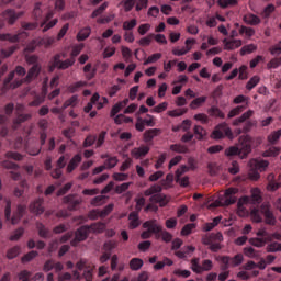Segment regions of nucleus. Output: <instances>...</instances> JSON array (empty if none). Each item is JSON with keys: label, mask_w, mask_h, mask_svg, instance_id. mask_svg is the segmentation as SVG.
<instances>
[{"label": "nucleus", "mask_w": 281, "mask_h": 281, "mask_svg": "<svg viewBox=\"0 0 281 281\" xmlns=\"http://www.w3.org/2000/svg\"><path fill=\"white\" fill-rule=\"evenodd\" d=\"M251 142V136L249 135H243L239 137V144L241 148L239 149L236 146H231L225 150L226 157H234V155H238L240 159H245L249 153H251V145L249 143Z\"/></svg>", "instance_id": "1"}, {"label": "nucleus", "mask_w": 281, "mask_h": 281, "mask_svg": "<svg viewBox=\"0 0 281 281\" xmlns=\"http://www.w3.org/2000/svg\"><path fill=\"white\" fill-rule=\"evenodd\" d=\"M262 216H265V222L267 225H276V216H273V213L269 209V204H263L261 210L254 209L250 212V218L254 221V223H261Z\"/></svg>", "instance_id": "2"}, {"label": "nucleus", "mask_w": 281, "mask_h": 281, "mask_svg": "<svg viewBox=\"0 0 281 281\" xmlns=\"http://www.w3.org/2000/svg\"><path fill=\"white\" fill-rule=\"evenodd\" d=\"M106 229V225L102 223L92 224L91 226H82L76 232L75 240L72 241V245H76L77 243H80L82 240L87 239V236L91 234H100Z\"/></svg>", "instance_id": "3"}, {"label": "nucleus", "mask_w": 281, "mask_h": 281, "mask_svg": "<svg viewBox=\"0 0 281 281\" xmlns=\"http://www.w3.org/2000/svg\"><path fill=\"white\" fill-rule=\"evenodd\" d=\"M212 139H223V137H228V139H234V133L227 124L223 123L215 127L211 134Z\"/></svg>", "instance_id": "4"}, {"label": "nucleus", "mask_w": 281, "mask_h": 281, "mask_svg": "<svg viewBox=\"0 0 281 281\" xmlns=\"http://www.w3.org/2000/svg\"><path fill=\"white\" fill-rule=\"evenodd\" d=\"M236 194H238L237 188L227 189L225 193L222 196H220L224 206L234 205V203H236Z\"/></svg>", "instance_id": "5"}, {"label": "nucleus", "mask_w": 281, "mask_h": 281, "mask_svg": "<svg viewBox=\"0 0 281 281\" xmlns=\"http://www.w3.org/2000/svg\"><path fill=\"white\" fill-rule=\"evenodd\" d=\"M74 63H76L75 58H69L65 61H60V55H56L53 59V65L49 66V71H54L55 67H58V69H69V67H71Z\"/></svg>", "instance_id": "6"}, {"label": "nucleus", "mask_w": 281, "mask_h": 281, "mask_svg": "<svg viewBox=\"0 0 281 281\" xmlns=\"http://www.w3.org/2000/svg\"><path fill=\"white\" fill-rule=\"evenodd\" d=\"M159 192H161V186L153 184L149 189L145 190L144 195L151 196L150 201L153 203H159L161 199V195H159Z\"/></svg>", "instance_id": "7"}, {"label": "nucleus", "mask_w": 281, "mask_h": 281, "mask_svg": "<svg viewBox=\"0 0 281 281\" xmlns=\"http://www.w3.org/2000/svg\"><path fill=\"white\" fill-rule=\"evenodd\" d=\"M52 16H54V13L47 12L44 21H42L40 23V27H42V32H47L48 30H52V27H54L56 25V23H58L57 19L49 21V19H52Z\"/></svg>", "instance_id": "8"}, {"label": "nucleus", "mask_w": 281, "mask_h": 281, "mask_svg": "<svg viewBox=\"0 0 281 281\" xmlns=\"http://www.w3.org/2000/svg\"><path fill=\"white\" fill-rule=\"evenodd\" d=\"M224 49L226 52H234V49H238L239 47H243V40H236V38H225L223 41Z\"/></svg>", "instance_id": "9"}, {"label": "nucleus", "mask_w": 281, "mask_h": 281, "mask_svg": "<svg viewBox=\"0 0 281 281\" xmlns=\"http://www.w3.org/2000/svg\"><path fill=\"white\" fill-rule=\"evenodd\" d=\"M144 229H149L151 234H160V232L164 229V226L161 224H157V220L147 221L143 224Z\"/></svg>", "instance_id": "10"}, {"label": "nucleus", "mask_w": 281, "mask_h": 281, "mask_svg": "<svg viewBox=\"0 0 281 281\" xmlns=\"http://www.w3.org/2000/svg\"><path fill=\"white\" fill-rule=\"evenodd\" d=\"M245 205H249V196L240 198L238 201L237 214L241 217L249 216V211L245 209Z\"/></svg>", "instance_id": "11"}, {"label": "nucleus", "mask_w": 281, "mask_h": 281, "mask_svg": "<svg viewBox=\"0 0 281 281\" xmlns=\"http://www.w3.org/2000/svg\"><path fill=\"white\" fill-rule=\"evenodd\" d=\"M147 153H150V148L148 146H140V147H135L134 149H132L131 156L134 159H142V157H146Z\"/></svg>", "instance_id": "12"}, {"label": "nucleus", "mask_w": 281, "mask_h": 281, "mask_svg": "<svg viewBox=\"0 0 281 281\" xmlns=\"http://www.w3.org/2000/svg\"><path fill=\"white\" fill-rule=\"evenodd\" d=\"M196 168V165H194V160H189V167L188 166H181L176 171V179L181 178V176L186 175V172H190V170H194Z\"/></svg>", "instance_id": "13"}, {"label": "nucleus", "mask_w": 281, "mask_h": 281, "mask_svg": "<svg viewBox=\"0 0 281 281\" xmlns=\"http://www.w3.org/2000/svg\"><path fill=\"white\" fill-rule=\"evenodd\" d=\"M111 212H113V205L112 204L108 205L101 212L100 211H92V212H90L89 216H90V218L95 221V218H100V216H106V215L111 214Z\"/></svg>", "instance_id": "14"}, {"label": "nucleus", "mask_w": 281, "mask_h": 281, "mask_svg": "<svg viewBox=\"0 0 281 281\" xmlns=\"http://www.w3.org/2000/svg\"><path fill=\"white\" fill-rule=\"evenodd\" d=\"M91 102H92V104H94L97 106L98 110L104 109V104H109V100L105 97H102L100 99V94L99 93H94L92 95Z\"/></svg>", "instance_id": "15"}, {"label": "nucleus", "mask_w": 281, "mask_h": 281, "mask_svg": "<svg viewBox=\"0 0 281 281\" xmlns=\"http://www.w3.org/2000/svg\"><path fill=\"white\" fill-rule=\"evenodd\" d=\"M250 166L251 168H255V170H267V168L269 167V161L267 160H256V159H252L250 160Z\"/></svg>", "instance_id": "16"}, {"label": "nucleus", "mask_w": 281, "mask_h": 281, "mask_svg": "<svg viewBox=\"0 0 281 281\" xmlns=\"http://www.w3.org/2000/svg\"><path fill=\"white\" fill-rule=\"evenodd\" d=\"M258 276H260V271L258 270H254L250 273L247 270H241L237 273L239 280H250V278H256Z\"/></svg>", "instance_id": "17"}, {"label": "nucleus", "mask_w": 281, "mask_h": 281, "mask_svg": "<svg viewBox=\"0 0 281 281\" xmlns=\"http://www.w3.org/2000/svg\"><path fill=\"white\" fill-rule=\"evenodd\" d=\"M204 102H207V97L205 95L199 97V98H195L193 101H191L189 106L193 111H196V109H201Z\"/></svg>", "instance_id": "18"}, {"label": "nucleus", "mask_w": 281, "mask_h": 281, "mask_svg": "<svg viewBox=\"0 0 281 281\" xmlns=\"http://www.w3.org/2000/svg\"><path fill=\"white\" fill-rule=\"evenodd\" d=\"M81 161H82V157L80 155H76L68 164L67 172H74V170L78 168V164H80Z\"/></svg>", "instance_id": "19"}, {"label": "nucleus", "mask_w": 281, "mask_h": 281, "mask_svg": "<svg viewBox=\"0 0 281 281\" xmlns=\"http://www.w3.org/2000/svg\"><path fill=\"white\" fill-rule=\"evenodd\" d=\"M126 104H128V99H124L123 101L116 103L111 110V117H115V115H117V113H120V111L123 110Z\"/></svg>", "instance_id": "20"}, {"label": "nucleus", "mask_w": 281, "mask_h": 281, "mask_svg": "<svg viewBox=\"0 0 281 281\" xmlns=\"http://www.w3.org/2000/svg\"><path fill=\"white\" fill-rule=\"evenodd\" d=\"M244 21L245 23H247V25H260V18H258V15L255 14H246L244 16Z\"/></svg>", "instance_id": "21"}, {"label": "nucleus", "mask_w": 281, "mask_h": 281, "mask_svg": "<svg viewBox=\"0 0 281 281\" xmlns=\"http://www.w3.org/2000/svg\"><path fill=\"white\" fill-rule=\"evenodd\" d=\"M256 49H258V46L256 44H247L240 48L239 54L240 56H247V54H254Z\"/></svg>", "instance_id": "22"}, {"label": "nucleus", "mask_w": 281, "mask_h": 281, "mask_svg": "<svg viewBox=\"0 0 281 281\" xmlns=\"http://www.w3.org/2000/svg\"><path fill=\"white\" fill-rule=\"evenodd\" d=\"M249 245H252V247H265L267 245V238L265 237H254L248 240Z\"/></svg>", "instance_id": "23"}, {"label": "nucleus", "mask_w": 281, "mask_h": 281, "mask_svg": "<svg viewBox=\"0 0 281 281\" xmlns=\"http://www.w3.org/2000/svg\"><path fill=\"white\" fill-rule=\"evenodd\" d=\"M194 251H196L194 246H187L183 251L176 252V256H178V258H188V256H192Z\"/></svg>", "instance_id": "24"}, {"label": "nucleus", "mask_w": 281, "mask_h": 281, "mask_svg": "<svg viewBox=\"0 0 281 281\" xmlns=\"http://www.w3.org/2000/svg\"><path fill=\"white\" fill-rule=\"evenodd\" d=\"M161 130L159 128H153V130H147L144 133V139L145 142H150V139H154V137H157V135H160Z\"/></svg>", "instance_id": "25"}, {"label": "nucleus", "mask_w": 281, "mask_h": 281, "mask_svg": "<svg viewBox=\"0 0 281 281\" xmlns=\"http://www.w3.org/2000/svg\"><path fill=\"white\" fill-rule=\"evenodd\" d=\"M95 71H97L95 68H93V66H91V64H87L83 67V72H85L87 80H91V79L95 78Z\"/></svg>", "instance_id": "26"}, {"label": "nucleus", "mask_w": 281, "mask_h": 281, "mask_svg": "<svg viewBox=\"0 0 281 281\" xmlns=\"http://www.w3.org/2000/svg\"><path fill=\"white\" fill-rule=\"evenodd\" d=\"M280 137H281V130H277V131H273L271 132L267 139H268V143L269 144H278V142L280 140Z\"/></svg>", "instance_id": "27"}, {"label": "nucleus", "mask_w": 281, "mask_h": 281, "mask_svg": "<svg viewBox=\"0 0 281 281\" xmlns=\"http://www.w3.org/2000/svg\"><path fill=\"white\" fill-rule=\"evenodd\" d=\"M38 74H41V66H38V65L33 66L29 70V74L26 76V82H30V80H34V78H36V76H38Z\"/></svg>", "instance_id": "28"}, {"label": "nucleus", "mask_w": 281, "mask_h": 281, "mask_svg": "<svg viewBox=\"0 0 281 281\" xmlns=\"http://www.w3.org/2000/svg\"><path fill=\"white\" fill-rule=\"evenodd\" d=\"M262 196L260 195V189H252L251 190V198H249V203L256 205V203H260Z\"/></svg>", "instance_id": "29"}, {"label": "nucleus", "mask_w": 281, "mask_h": 281, "mask_svg": "<svg viewBox=\"0 0 281 281\" xmlns=\"http://www.w3.org/2000/svg\"><path fill=\"white\" fill-rule=\"evenodd\" d=\"M45 10H47V7L45 4L36 3L35 8L33 10V14H34L35 19H41V16H43V13L45 12Z\"/></svg>", "instance_id": "30"}, {"label": "nucleus", "mask_w": 281, "mask_h": 281, "mask_svg": "<svg viewBox=\"0 0 281 281\" xmlns=\"http://www.w3.org/2000/svg\"><path fill=\"white\" fill-rule=\"evenodd\" d=\"M142 267H144V260L139 258H133L130 261V268L132 269V271H139Z\"/></svg>", "instance_id": "31"}, {"label": "nucleus", "mask_w": 281, "mask_h": 281, "mask_svg": "<svg viewBox=\"0 0 281 281\" xmlns=\"http://www.w3.org/2000/svg\"><path fill=\"white\" fill-rule=\"evenodd\" d=\"M130 229H135L136 227H139V216L137 213H131L130 217Z\"/></svg>", "instance_id": "32"}, {"label": "nucleus", "mask_w": 281, "mask_h": 281, "mask_svg": "<svg viewBox=\"0 0 281 281\" xmlns=\"http://www.w3.org/2000/svg\"><path fill=\"white\" fill-rule=\"evenodd\" d=\"M280 147L272 146L263 151L262 157H278L280 155Z\"/></svg>", "instance_id": "33"}, {"label": "nucleus", "mask_w": 281, "mask_h": 281, "mask_svg": "<svg viewBox=\"0 0 281 281\" xmlns=\"http://www.w3.org/2000/svg\"><path fill=\"white\" fill-rule=\"evenodd\" d=\"M239 34L246 38H251L256 34V30L247 26H240Z\"/></svg>", "instance_id": "34"}, {"label": "nucleus", "mask_w": 281, "mask_h": 281, "mask_svg": "<svg viewBox=\"0 0 281 281\" xmlns=\"http://www.w3.org/2000/svg\"><path fill=\"white\" fill-rule=\"evenodd\" d=\"M222 218L223 217H221V216H217V217L213 218V222L206 223L203 226V231L204 232H212V229H214L216 227V225H218V223H221Z\"/></svg>", "instance_id": "35"}, {"label": "nucleus", "mask_w": 281, "mask_h": 281, "mask_svg": "<svg viewBox=\"0 0 281 281\" xmlns=\"http://www.w3.org/2000/svg\"><path fill=\"white\" fill-rule=\"evenodd\" d=\"M186 113H188V109L182 108V109L170 110L167 112V115H169V117H181V115H186Z\"/></svg>", "instance_id": "36"}, {"label": "nucleus", "mask_w": 281, "mask_h": 281, "mask_svg": "<svg viewBox=\"0 0 281 281\" xmlns=\"http://www.w3.org/2000/svg\"><path fill=\"white\" fill-rule=\"evenodd\" d=\"M156 238L159 240V238H161V240L164 243H170L172 240V234L168 233V231L164 229L160 232V234L156 235Z\"/></svg>", "instance_id": "37"}, {"label": "nucleus", "mask_w": 281, "mask_h": 281, "mask_svg": "<svg viewBox=\"0 0 281 281\" xmlns=\"http://www.w3.org/2000/svg\"><path fill=\"white\" fill-rule=\"evenodd\" d=\"M251 115H254V110H248L239 119L233 122L234 126H238V124H243V122H245V120H249Z\"/></svg>", "instance_id": "38"}, {"label": "nucleus", "mask_w": 281, "mask_h": 281, "mask_svg": "<svg viewBox=\"0 0 281 281\" xmlns=\"http://www.w3.org/2000/svg\"><path fill=\"white\" fill-rule=\"evenodd\" d=\"M23 212H25V206L20 205L18 206V213H14L13 217L11 218V223L16 225L19 221H21V216H23Z\"/></svg>", "instance_id": "39"}, {"label": "nucleus", "mask_w": 281, "mask_h": 281, "mask_svg": "<svg viewBox=\"0 0 281 281\" xmlns=\"http://www.w3.org/2000/svg\"><path fill=\"white\" fill-rule=\"evenodd\" d=\"M91 36V27H86L79 31L77 35L78 41H86V38H89Z\"/></svg>", "instance_id": "40"}, {"label": "nucleus", "mask_w": 281, "mask_h": 281, "mask_svg": "<svg viewBox=\"0 0 281 281\" xmlns=\"http://www.w3.org/2000/svg\"><path fill=\"white\" fill-rule=\"evenodd\" d=\"M172 181H175V176L172 173H168L166 179L161 181L162 188H165V190L172 188Z\"/></svg>", "instance_id": "41"}, {"label": "nucleus", "mask_w": 281, "mask_h": 281, "mask_svg": "<svg viewBox=\"0 0 281 281\" xmlns=\"http://www.w3.org/2000/svg\"><path fill=\"white\" fill-rule=\"evenodd\" d=\"M191 270L193 271V273H202V266L199 258H194L191 260Z\"/></svg>", "instance_id": "42"}, {"label": "nucleus", "mask_w": 281, "mask_h": 281, "mask_svg": "<svg viewBox=\"0 0 281 281\" xmlns=\"http://www.w3.org/2000/svg\"><path fill=\"white\" fill-rule=\"evenodd\" d=\"M245 260V257L243 254H238L235 257L231 258V267H239V265H243Z\"/></svg>", "instance_id": "43"}, {"label": "nucleus", "mask_w": 281, "mask_h": 281, "mask_svg": "<svg viewBox=\"0 0 281 281\" xmlns=\"http://www.w3.org/2000/svg\"><path fill=\"white\" fill-rule=\"evenodd\" d=\"M217 4L220 8H233V5H238V0H218Z\"/></svg>", "instance_id": "44"}, {"label": "nucleus", "mask_w": 281, "mask_h": 281, "mask_svg": "<svg viewBox=\"0 0 281 281\" xmlns=\"http://www.w3.org/2000/svg\"><path fill=\"white\" fill-rule=\"evenodd\" d=\"M115 52H117V48H115V46H108L104 48L102 56L103 58H111L115 56Z\"/></svg>", "instance_id": "45"}, {"label": "nucleus", "mask_w": 281, "mask_h": 281, "mask_svg": "<svg viewBox=\"0 0 281 281\" xmlns=\"http://www.w3.org/2000/svg\"><path fill=\"white\" fill-rule=\"evenodd\" d=\"M121 54L125 63H128V60H131V57L133 56V52L126 46H121Z\"/></svg>", "instance_id": "46"}, {"label": "nucleus", "mask_w": 281, "mask_h": 281, "mask_svg": "<svg viewBox=\"0 0 281 281\" xmlns=\"http://www.w3.org/2000/svg\"><path fill=\"white\" fill-rule=\"evenodd\" d=\"M26 71L25 68L18 66L15 68V72H11L9 76V81L12 80V78H14V76H18V78H23V76H25Z\"/></svg>", "instance_id": "47"}, {"label": "nucleus", "mask_w": 281, "mask_h": 281, "mask_svg": "<svg viewBox=\"0 0 281 281\" xmlns=\"http://www.w3.org/2000/svg\"><path fill=\"white\" fill-rule=\"evenodd\" d=\"M268 254H276L278 251H281V244L280 243H271L267 246Z\"/></svg>", "instance_id": "48"}, {"label": "nucleus", "mask_w": 281, "mask_h": 281, "mask_svg": "<svg viewBox=\"0 0 281 281\" xmlns=\"http://www.w3.org/2000/svg\"><path fill=\"white\" fill-rule=\"evenodd\" d=\"M190 52V46H184L182 48L176 47L172 49L173 56H186V54H189Z\"/></svg>", "instance_id": "49"}, {"label": "nucleus", "mask_w": 281, "mask_h": 281, "mask_svg": "<svg viewBox=\"0 0 281 281\" xmlns=\"http://www.w3.org/2000/svg\"><path fill=\"white\" fill-rule=\"evenodd\" d=\"M82 87H87V81H77L72 86L69 87L70 93H76V91H80Z\"/></svg>", "instance_id": "50"}, {"label": "nucleus", "mask_w": 281, "mask_h": 281, "mask_svg": "<svg viewBox=\"0 0 281 281\" xmlns=\"http://www.w3.org/2000/svg\"><path fill=\"white\" fill-rule=\"evenodd\" d=\"M137 25V20L135 19H132V20H128V21H125L123 22V30H125L126 32L135 29Z\"/></svg>", "instance_id": "51"}, {"label": "nucleus", "mask_w": 281, "mask_h": 281, "mask_svg": "<svg viewBox=\"0 0 281 281\" xmlns=\"http://www.w3.org/2000/svg\"><path fill=\"white\" fill-rule=\"evenodd\" d=\"M259 82H260V77L254 76V77L250 78V80L247 82L246 89H248V91H251V89H254V87H257V85H258Z\"/></svg>", "instance_id": "52"}, {"label": "nucleus", "mask_w": 281, "mask_h": 281, "mask_svg": "<svg viewBox=\"0 0 281 281\" xmlns=\"http://www.w3.org/2000/svg\"><path fill=\"white\" fill-rule=\"evenodd\" d=\"M196 228V224H187L182 229H181V235L182 236H190L192 234V231Z\"/></svg>", "instance_id": "53"}, {"label": "nucleus", "mask_w": 281, "mask_h": 281, "mask_svg": "<svg viewBox=\"0 0 281 281\" xmlns=\"http://www.w3.org/2000/svg\"><path fill=\"white\" fill-rule=\"evenodd\" d=\"M131 166H133V159L126 156L125 160L122 162L120 167V171L125 172V170H128Z\"/></svg>", "instance_id": "54"}, {"label": "nucleus", "mask_w": 281, "mask_h": 281, "mask_svg": "<svg viewBox=\"0 0 281 281\" xmlns=\"http://www.w3.org/2000/svg\"><path fill=\"white\" fill-rule=\"evenodd\" d=\"M173 274L178 278H190V276H192V272H190V270L176 269L173 271Z\"/></svg>", "instance_id": "55"}, {"label": "nucleus", "mask_w": 281, "mask_h": 281, "mask_svg": "<svg viewBox=\"0 0 281 281\" xmlns=\"http://www.w3.org/2000/svg\"><path fill=\"white\" fill-rule=\"evenodd\" d=\"M21 254V248L19 247H13L11 248L8 252H7V258H9V260H12L13 258H16V256H19Z\"/></svg>", "instance_id": "56"}, {"label": "nucleus", "mask_w": 281, "mask_h": 281, "mask_svg": "<svg viewBox=\"0 0 281 281\" xmlns=\"http://www.w3.org/2000/svg\"><path fill=\"white\" fill-rule=\"evenodd\" d=\"M150 24L145 23V24H140L137 29V32L140 36H144L145 34H148V32H150Z\"/></svg>", "instance_id": "57"}, {"label": "nucleus", "mask_w": 281, "mask_h": 281, "mask_svg": "<svg viewBox=\"0 0 281 281\" xmlns=\"http://www.w3.org/2000/svg\"><path fill=\"white\" fill-rule=\"evenodd\" d=\"M194 133H195L198 139H204V137L207 135V132L201 126H195Z\"/></svg>", "instance_id": "58"}, {"label": "nucleus", "mask_w": 281, "mask_h": 281, "mask_svg": "<svg viewBox=\"0 0 281 281\" xmlns=\"http://www.w3.org/2000/svg\"><path fill=\"white\" fill-rule=\"evenodd\" d=\"M161 58V53H156L149 56L145 61L144 65H150L153 63H157Z\"/></svg>", "instance_id": "59"}, {"label": "nucleus", "mask_w": 281, "mask_h": 281, "mask_svg": "<svg viewBox=\"0 0 281 281\" xmlns=\"http://www.w3.org/2000/svg\"><path fill=\"white\" fill-rule=\"evenodd\" d=\"M168 109V102H162L156 105L153 110L151 113H164Z\"/></svg>", "instance_id": "60"}, {"label": "nucleus", "mask_w": 281, "mask_h": 281, "mask_svg": "<svg viewBox=\"0 0 281 281\" xmlns=\"http://www.w3.org/2000/svg\"><path fill=\"white\" fill-rule=\"evenodd\" d=\"M103 166L108 169L115 168L117 166V157L108 158Z\"/></svg>", "instance_id": "61"}, {"label": "nucleus", "mask_w": 281, "mask_h": 281, "mask_svg": "<svg viewBox=\"0 0 281 281\" xmlns=\"http://www.w3.org/2000/svg\"><path fill=\"white\" fill-rule=\"evenodd\" d=\"M244 255L247 256V258H256L258 252L252 247H245Z\"/></svg>", "instance_id": "62"}, {"label": "nucleus", "mask_w": 281, "mask_h": 281, "mask_svg": "<svg viewBox=\"0 0 281 281\" xmlns=\"http://www.w3.org/2000/svg\"><path fill=\"white\" fill-rule=\"evenodd\" d=\"M170 150H172L173 153H188V147L175 144L170 146Z\"/></svg>", "instance_id": "63"}, {"label": "nucleus", "mask_w": 281, "mask_h": 281, "mask_svg": "<svg viewBox=\"0 0 281 281\" xmlns=\"http://www.w3.org/2000/svg\"><path fill=\"white\" fill-rule=\"evenodd\" d=\"M214 267V265L212 263V260L206 259L202 262V273L204 271H212V268Z\"/></svg>", "instance_id": "64"}]
</instances>
